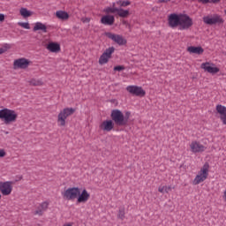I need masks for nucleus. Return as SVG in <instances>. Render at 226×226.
Masks as SVG:
<instances>
[{"label":"nucleus","instance_id":"nucleus-1","mask_svg":"<svg viewBox=\"0 0 226 226\" xmlns=\"http://www.w3.org/2000/svg\"><path fill=\"white\" fill-rule=\"evenodd\" d=\"M19 115L13 109H4L1 110V119L4 124H11L17 121Z\"/></svg>","mask_w":226,"mask_h":226},{"label":"nucleus","instance_id":"nucleus-2","mask_svg":"<svg viewBox=\"0 0 226 226\" xmlns=\"http://www.w3.org/2000/svg\"><path fill=\"white\" fill-rule=\"evenodd\" d=\"M209 176V164L205 163L203 167L198 171L195 178L192 181V185H200V183H204L207 177Z\"/></svg>","mask_w":226,"mask_h":226},{"label":"nucleus","instance_id":"nucleus-3","mask_svg":"<svg viewBox=\"0 0 226 226\" xmlns=\"http://www.w3.org/2000/svg\"><path fill=\"white\" fill-rule=\"evenodd\" d=\"M73 114H75V109L73 108H65L62 109L57 116L58 126H65L66 119H68L70 116H73Z\"/></svg>","mask_w":226,"mask_h":226},{"label":"nucleus","instance_id":"nucleus-4","mask_svg":"<svg viewBox=\"0 0 226 226\" xmlns=\"http://www.w3.org/2000/svg\"><path fill=\"white\" fill-rule=\"evenodd\" d=\"M111 119L117 126H124L128 123V118L124 117V114L119 109H113L111 111Z\"/></svg>","mask_w":226,"mask_h":226},{"label":"nucleus","instance_id":"nucleus-5","mask_svg":"<svg viewBox=\"0 0 226 226\" xmlns=\"http://www.w3.org/2000/svg\"><path fill=\"white\" fill-rule=\"evenodd\" d=\"M80 193L79 187H69L62 192V197L64 200H75Z\"/></svg>","mask_w":226,"mask_h":226},{"label":"nucleus","instance_id":"nucleus-6","mask_svg":"<svg viewBox=\"0 0 226 226\" xmlns=\"http://www.w3.org/2000/svg\"><path fill=\"white\" fill-rule=\"evenodd\" d=\"M104 13H117L119 17H122V19H126L128 15H130V11L124 10L122 8H117L116 3L113 4L112 7H106L103 10Z\"/></svg>","mask_w":226,"mask_h":226},{"label":"nucleus","instance_id":"nucleus-7","mask_svg":"<svg viewBox=\"0 0 226 226\" xmlns=\"http://www.w3.org/2000/svg\"><path fill=\"white\" fill-rule=\"evenodd\" d=\"M192 26H193V20L192 19V18L185 14H180V31H186L187 29H190Z\"/></svg>","mask_w":226,"mask_h":226},{"label":"nucleus","instance_id":"nucleus-8","mask_svg":"<svg viewBox=\"0 0 226 226\" xmlns=\"http://www.w3.org/2000/svg\"><path fill=\"white\" fill-rule=\"evenodd\" d=\"M107 38L109 40H112L117 45H119L120 47H123L124 45H126L128 43V41H126L125 38H124L123 35L117 34H112L110 32L106 33Z\"/></svg>","mask_w":226,"mask_h":226},{"label":"nucleus","instance_id":"nucleus-9","mask_svg":"<svg viewBox=\"0 0 226 226\" xmlns=\"http://www.w3.org/2000/svg\"><path fill=\"white\" fill-rule=\"evenodd\" d=\"M204 24H207V26H215V24H223V19H222V16L218 14H215L213 16H206L203 18Z\"/></svg>","mask_w":226,"mask_h":226},{"label":"nucleus","instance_id":"nucleus-10","mask_svg":"<svg viewBox=\"0 0 226 226\" xmlns=\"http://www.w3.org/2000/svg\"><path fill=\"white\" fill-rule=\"evenodd\" d=\"M189 147L192 153H204V151L207 149V145L202 144L198 140H192L190 143Z\"/></svg>","mask_w":226,"mask_h":226},{"label":"nucleus","instance_id":"nucleus-11","mask_svg":"<svg viewBox=\"0 0 226 226\" xmlns=\"http://www.w3.org/2000/svg\"><path fill=\"white\" fill-rule=\"evenodd\" d=\"M200 68L201 70H204V72L211 73V75H215V73L220 72V68L216 67V65L211 62L202 63Z\"/></svg>","mask_w":226,"mask_h":226},{"label":"nucleus","instance_id":"nucleus-12","mask_svg":"<svg viewBox=\"0 0 226 226\" xmlns=\"http://www.w3.org/2000/svg\"><path fill=\"white\" fill-rule=\"evenodd\" d=\"M116 49L114 47L108 48L99 58V64H107L109 59L112 57V53L115 52Z\"/></svg>","mask_w":226,"mask_h":226},{"label":"nucleus","instance_id":"nucleus-13","mask_svg":"<svg viewBox=\"0 0 226 226\" xmlns=\"http://www.w3.org/2000/svg\"><path fill=\"white\" fill-rule=\"evenodd\" d=\"M180 19H181V14H176V13L170 14L168 17L169 26L172 27V29L176 27H179Z\"/></svg>","mask_w":226,"mask_h":226},{"label":"nucleus","instance_id":"nucleus-14","mask_svg":"<svg viewBox=\"0 0 226 226\" xmlns=\"http://www.w3.org/2000/svg\"><path fill=\"white\" fill-rule=\"evenodd\" d=\"M13 185H15V183L11 181L2 183L1 184L2 195H4V196L11 195V192H13Z\"/></svg>","mask_w":226,"mask_h":226},{"label":"nucleus","instance_id":"nucleus-15","mask_svg":"<svg viewBox=\"0 0 226 226\" xmlns=\"http://www.w3.org/2000/svg\"><path fill=\"white\" fill-rule=\"evenodd\" d=\"M31 64V61L26 58H19L14 61V70H26Z\"/></svg>","mask_w":226,"mask_h":226},{"label":"nucleus","instance_id":"nucleus-16","mask_svg":"<svg viewBox=\"0 0 226 226\" xmlns=\"http://www.w3.org/2000/svg\"><path fill=\"white\" fill-rule=\"evenodd\" d=\"M126 91L134 96H146V91L142 89V87L128 86Z\"/></svg>","mask_w":226,"mask_h":226},{"label":"nucleus","instance_id":"nucleus-17","mask_svg":"<svg viewBox=\"0 0 226 226\" xmlns=\"http://www.w3.org/2000/svg\"><path fill=\"white\" fill-rule=\"evenodd\" d=\"M89 199H91V194L89 193V192H87V190L86 189H83L82 191L80 190V192L77 197V203L86 204V202H87Z\"/></svg>","mask_w":226,"mask_h":226},{"label":"nucleus","instance_id":"nucleus-18","mask_svg":"<svg viewBox=\"0 0 226 226\" xmlns=\"http://www.w3.org/2000/svg\"><path fill=\"white\" fill-rule=\"evenodd\" d=\"M215 109L217 114H219V117L222 124H226V107L222 104H218Z\"/></svg>","mask_w":226,"mask_h":226},{"label":"nucleus","instance_id":"nucleus-19","mask_svg":"<svg viewBox=\"0 0 226 226\" xmlns=\"http://www.w3.org/2000/svg\"><path fill=\"white\" fill-rule=\"evenodd\" d=\"M99 128L102 132H112L114 130V122L112 120H104L100 125Z\"/></svg>","mask_w":226,"mask_h":226},{"label":"nucleus","instance_id":"nucleus-20","mask_svg":"<svg viewBox=\"0 0 226 226\" xmlns=\"http://www.w3.org/2000/svg\"><path fill=\"white\" fill-rule=\"evenodd\" d=\"M47 209H49V201H43L37 207V209L34 212V215L37 216H43V213H45Z\"/></svg>","mask_w":226,"mask_h":226},{"label":"nucleus","instance_id":"nucleus-21","mask_svg":"<svg viewBox=\"0 0 226 226\" xmlns=\"http://www.w3.org/2000/svg\"><path fill=\"white\" fill-rule=\"evenodd\" d=\"M101 22L104 26H112L114 25V22H116V19L112 15H105L102 17Z\"/></svg>","mask_w":226,"mask_h":226},{"label":"nucleus","instance_id":"nucleus-22","mask_svg":"<svg viewBox=\"0 0 226 226\" xmlns=\"http://www.w3.org/2000/svg\"><path fill=\"white\" fill-rule=\"evenodd\" d=\"M47 50H49V52L57 53L61 51V45L57 42H49L46 46Z\"/></svg>","mask_w":226,"mask_h":226},{"label":"nucleus","instance_id":"nucleus-23","mask_svg":"<svg viewBox=\"0 0 226 226\" xmlns=\"http://www.w3.org/2000/svg\"><path fill=\"white\" fill-rule=\"evenodd\" d=\"M187 52H189V54H198L200 56V54H204V49H202V47L191 46L187 48Z\"/></svg>","mask_w":226,"mask_h":226},{"label":"nucleus","instance_id":"nucleus-24","mask_svg":"<svg viewBox=\"0 0 226 226\" xmlns=\"http://www.w3.org/2000/svg\"><path fill=\"white\" fill-rule=\"evenodd\" d=\"M56 17L59 20H68V19H70V14L64 11H56Z\"/></svg>","mask_w":226,"mask_h":226},{"label":"nucleus","instance_id":"nucleus-25","mask_svg":"<svg viewBox=\"0 0 226 226\" xmlns=\"http://www.w3.org/2000/svg\"><path fill=\"white\" fill-rule=\"evenodd\" d=\"M34 31H42V33H47V25L41 22H36L34 26Z\"/></svg>","mask_w":226,"mask_h":226},{"label":"nucleus","instance_id":"nucleus-26","mask_svg":"<svg viewBox=\"0 0 226 226\" xmlns=\"http://www.w3.org/2000/svg\"><path fill=\"white\" fill-rule=\"evenodd\" d=\"M158 192L160 193H169V192H172V186L161 185L158 188Z\"/></svg>","mask_w":226,"mask_h":226},{"label":"nucleus","instance_id":"nucleus-27","mask_svg":"<svg viewBox=\"0 0 226 226\" xmlns=\"http://www.w3.org/2000/svg\"><path fill=\"white\" fill-rule=\"evenodd\" d=\"M19 13L21 15V17H24V19H27V17H31V11H29L26 8H21L19 11Z\"/></svg>","mask_w":226,"mask_h":226},{"label":"nucleus","instance_id":"nucleus-28","mask_svg":"<svg viewBox=\"0 0 226 226\" xmlns=\"http://www.w3.org/2000/svg\"><path fill=\"white\" fill-rule=\"evenodd\" d=\"M117 4L122 8H126V6H130L132 3L130 1L118 0L117 1Z\"/></svg>","mask_w":226,"mask_h":226},{"label":"nucleus","instance_id":"nucleus-29","mask_svg":"<svg viewBox=\"0 0 226 226\" xmlns=\"http://www.w3.org/2000/svg\"><path fill=\"white\" fill-rule=\"evenodd\" d=\"M30 86H43V81L41 79H31Z\"/></svg>","mask_w":226,"mask_h":226},{"label":"nucleus","instance_id":"nucleus-30","mask_svg":"<svg viewBox=\"0 0 226 226\" xmlns=\"http://www.w3.org/2000/svg\"><path fill=\"white\" fill-rule=\"evenodd\" d=\"M10 49H11V44H8V43L2 44L1 53L3 54V52H6L7 50H10Z\"/></svg>","mask_w":226,"mask_h":226},{"label":"nucleus","instance_id":"nucleus-31","mask_svg":"<svg viewBox=\"0 0 226 226\" xmlns=\"http://www.w3.org/2000/svg\"><path fill=\"white\" fill-rule=\"evenodd\" d=\"M198 2L201 3L202 4H207V3H213L214 4H216L220 3V0H198Z\"/></svg>","mask_w":226,"mask_h":226},{"label":"nucleus","instance_id":"nucleus-32","mask_svg":"<svg viewBox=\"0 0 226 226\" xmlns=\"http://www.w3.org/2000/svg\"><path fill=\"white\" fill-rule=\"evenodd\" d=\"M124 215H125L124 208H119L117 218H119V220H124Z\"/></svg>","mask_w":226,"mask_h":226},{"label":"nucleus","instance_id":"nucleus-33","mask_svg":"<svg viewBox=\"0 0 226 226\" xmlns=\"http://www.w3.org/2000/svg\"><path fill=\"white\" fill-rule=\"evenodd\" d=\"M18 26H20V27H23V29H31V26L27 22H19Z\"/></svg>","mask_w":226,"mask_h":226},{"label":"nucleus","instance_id":"nucleus-34","mask_svg":"<svg viewBox=\"0 0 226 226\" xmlns=\"http://www.w3.org/2000/svg\"><path fill=\"white\" fill-rule=\"evenodd\" d=\"M115 72H121L122 70H124V66L117 65L114 67Z\"/></svg>","mask_w":226,"mask_h":226},{"label":"nucleus","instance_id":"nucleus-35","mask_svg":"<svg viewBox=\"0 0 226 226\" xmlns=\"http://www.w3.org/2000/svg\"><path fill=\"white\" fill-rule=\"evenodd\" d=\"M6 156V152L4 149L1 150V157Z\"/></svg>","mask_w":226,"mask_h":226},{"label":"nucleus","instance_id":"nucleus-36","mask_svg":"<svg viewBox=\"0 0 226 226\" xmlns=\"http://www.w3.org/2000/svg\"><path fill=\"white\" fill-rule=\"evenodd\" d=\"M16 181H22V176L16 177Z\"/></svg>","mask_w":226,"mask_h":226},{"label":"nucleus","instance_id":"nucleus-37","mask_svg":"<svg viewBox=\"0 0 226 226\" xmlns=\"http://www.w3.org/2000/svg\"><path fill=\"white\" fill-rule=\"evenodd\" d=\"M170 0H158V3H169Z\"/></svg>","mask_w":226,"mask_h":226},{"label":"nucleus","instance_id":"nucleus-38","mask_svg":"<svg viewBox=\"0 0 226 226\" xmlns=\"http://www.w3.org/2000/svg\"><path fill=\"white\" fill-rule=\"evenodd\" d=\"M3 20H4V14H1V22H3Z\"/></svg>","mask_w":226,"mask_h":226},{"label":"nucleus","instance_id":"nucleus-39","mask_svg":"<svg viewBox=\"0 0 226 226\" xmlns=\"http://www.w3.org/2000/svg\"><path fill=\"white\" fill-rule=\"evenodd\" d=\"M84 22H90V19L87 18Z\"/></svg>","mask_w":226,"mask_h":226},{"label":"nucleus","instance_id":"nucleus-40","mask_svg":"<svg viewBox=\"0 0 226 226\" xmlns=\"http://www.w3.org/2000/svg\"><path fill=\"white\" fill-rule=\"evenodd\" d=\"M123 24H128V22H126V21H123Z\"/></svg>","mask_w":226,"mask_h":226},{"label":"nucleus","instance_id":"nucleus-41","mask_svg":"<svg viewBox=\"0 0 226 226\" xmlns=\"http://www.w3.org/2000/svg\"><path fill=\"white\" fill-rule=\"evenodd\" d=\"M126 116H130V112H127V113H126Z\"/></svg>","mask_w":226,"mask_h":226},{"label":"nucleus","instance_id":"nucleus-42","mask_svg":"<svg viewBox=\"0 0 226 226\" xmlns=\"http://www.w3.org/2000/svg\"><path fill=\"white\" fill-rule=\"evenodd\" d=\"M0 22H1V14H0Z\"/></svg>","mask_w":226,"mask_h":226},{"label":"nucleus","instance_id":"nucleus-43","mask_svg":"<svg viewBox=\"0 0 226 226\" xmlns=\"http://www.w3.org/2000/svg\"><path fill=\"white\" fill-rule=\"evenodd\" d=\"M0 117H1V110H0Z\"/></svg>","mask_w":226,"mask_h":226}]
</instances>
